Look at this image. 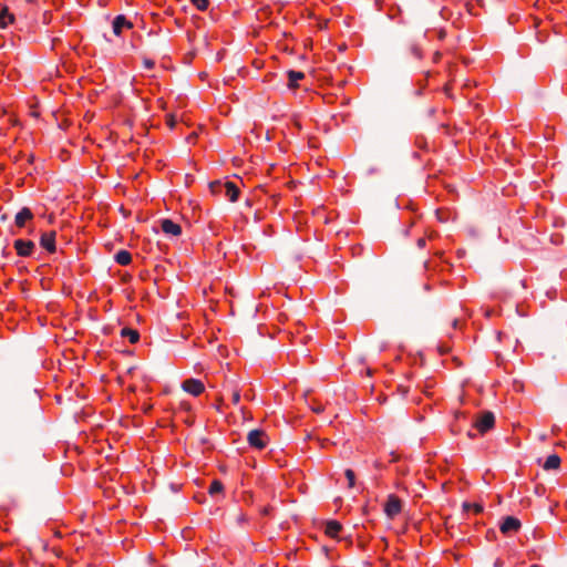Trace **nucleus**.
<instances>
[{
    "label": "nucleus",
    "mask_w": 567,
    "mask_h": 567,
    "mask_svg": "<svg viewBox=\"0 0 567 567\" xmlns=\"http://www.w3.org/2000/svg\"><path fill=\"white\" fill-rule=\"evenodd\" d=\"M495 566H496V567H501V566H502V561H501L499 559H497V560L495 561Z\"/></svg>",
    "instance_id": "37"
},
{
    "label": "nucleus",
    "mask_w": 567,
    "mask_h": 567,
    "mask_svg": "<svg viewBox=\"0 0 567 567\" xmlns=\"http://www.w3.org/2000/svg\"><path fill=\"white\" fill-rule=\"evenodd\" d=\"M33 159H34V156H33V155H29V157H28V163H30V164H31V163L33 162Z\"/></svg>",
    "instance_id": "35"
},
{
    "label": "nucleus",
    "mask_w": 567,
    "mask_h": 567,
    "mask_svg": "<svg viewBox=\"0 0 567 567\" xmlns=\"http://www.w3.org/2000/svg\"><path fill=\"white\" fill-rule=\"evenodd\" d=\"M560 463H561V460L557 454H550L546 457V460L543 464V468L546 471L558 470L560 466Z\"/></svg>",
    "instance_id": "14"
},
{
    "label": "nucleus",
    "mask_w": 567,
    "mask_h": 567,
    "mask_svg": "<svg viewBox=\"0 0 567 567\" xmlns=\"http://www.w3.org/2000/svg\"><path fill=\"white\" fill-rule=\"evenodd\" d=\"M530 567H540V566H538V565H532Z\"/></svg>",
    "instance_id": "42"
},
{
    "label": "nucleus",
    "mask_w": 567,
    "mask_h": 567,
    "mask_svg": "<svg viewBox=\"0 0 567 567\" xmlns=\"http://www.w3.org/2000/svg\"><path fill=\"white\" fill-rule=\"evenodd\" d=\"M183 406L185 410H189L190 409V405L188 403H183Z\"/></svg>",
    "instance_id": "36"
},
{
    "label": "nucleus",
    "mask_w": 567,
    "mask_h": 567,
    "mask_svg": "<svg viewBox=\"0 0 567 567\" xmlns=\"http://www.w3.org/2000/svg\"><path fill=\"white\" fill-rule=\"evenodd\" d=\"M32 219H33V213L31 212V209L28 207H23L22 209H20L17 213V215L14 217V224L19 228H22L25 226L27 221L32 220Z\"/></svg>",
    "instance_id": "10"
},
{
    "label": "nucleus",
    "mask_w": 567,
    "mask_h": 567,
    "mask_svg": "<svg viewBox=\"0 0 567 567\" xmlns=\"http://www.w3.org/2000/svg\"><path fill=\"white\" fill-rule=\"evenodd\" d=\"M60 39L59 38H52L51 40V49L54 50L55 47H56V42L59 41Z\"/></svg>",
    "instance_id": "31"
},
{
    "label": "nucleus",
    "mask_w": 567,
    "mask_h": 567,
    "mask_svg": "<svg viewBox=\"0 0 567 567\" xmlns=\"http://www.w3.org/2000/svg\"><path fill=\"white\" fill-rule=\"evenodd\" d=\"M411 52L416 59H422L423 56L422 49L419 45H413Z\"/></svg>",
    "instance_id": "25"
},
{
    "label": "nucleus",
    "mask_w": 567,
    "mask_h": 567,
    "mask_svg": "<svg viewBox=\"0 0 567 567\" xmlns=\"http://www.w3.org/2000/svg\"><path fill=\"white\" fill-rule=\"evenodd\" d=\"M441 58V53L439 51H435L434 54H433V61L434 62H437Z\"/></svg>",
    "instance_id": "32"
},
{
    "label": "nucleus",
    "mask_w": 567,
    "mask_h": 567,
    "mask_svg": "<svg viewBox=\"0 0 567 567\" xmlns=\"http://www.w3.org/2000/svg\"><path fill=\"white\" fill-rule=\"evenodd\" d=\"M182 389L194 396H198L205 391V385L200 380L190 378L183 381Z\"/></svg>",
    "instance_id": "5"
},
{
    "label": "nucleus",
    "mask_w": 567,
    "mask_h": 567,
    "mask_svg": "<svg viewBox=\"0 0 567 567\" xmlns=\"http://www.w3.org/2000/svg\"><path fill=\"white\" fill-rule=\"evenodd\" d=\"M190 1L200 11H205L209 6V0H190Z\"/></svg>",
    "instance_id": "24"
},
{
    "label": "nucleus",
    "mask_w": 567,
    "mask_h": 567,
    "mask_svg": "<svg viewBox=\"0 0 567 567\" xmlns=\"http://www.w3.org/2000/svg\"><path fill=\"white\" fill-rule=\"evenodd\" d=\"M13 247L17 251V255L20 257H30L34 252L35 245L32 240L28 239H17L13 243Z\"/></svg>",
    "instance_id": "4"
},
{
    "label": "nucleus",
    "mask_w": 567,
    "mask_h": 567,
    "mask_svg": "<svg viewBox=\"0 0 567 567\" xmlns=\"http://www.w3.org/2000/svg\"><path fill=\"white\" fill-rule=\"evenodd\" d=\"M429 76H430V72L427 71V72L425 73L424 79H423V80H419V81H417V84H416V85H417V89L415 90V94H416V95H422L423 90H424V89L426 87V85H427V79H429Z\"/></svg>",
    "instance_id": "21"
},
{
    "label": "nucleus",
    "mask_w": 567,
    "mask_h": 567,
    "mask_svg": "<svg viewBox=\"0 0 567 567\" xmlns=\"http://www.w3.org/2000/svg\"><path fill=\"white\" fill-rule=\"evenodd\" d=\"M495 425V416L492 412L486 411L482 413L474 422V429L481 434L484 435L489 430H492Z\"/></svg>",
    "instance_id": "2"
},
{
    "label": "nucleus",
    "mask_w": 567,
    "mask_h": 567,
    "mask_svg": "<svg viewBox=\"0 0 567 567\" xmlns=\"http://www.w3.org/2000/svg\"><path fill=\"white\" fill-rule=\"evenodd\" d=\"M6 48V41L4 38H0V49Z\"/></svg>",
    "instance_id": "34"
},
{
    "label": "nucleus",
    "mask_w": 567,
    "mask_h": 567,
    "mask_svg": "<svg viewBox=\"0 0 567 567\" xmlns=\"http://www.w3.org/2000/svg\"><path fill=\"white\" fill-rule=\"evenodd\" d=\"M467 435H468V437H472V439L475 437V434L472 431H468Z\"/></svg>",
    "instance_id": "39"
},
{
    "label": "nucleus",
    "mask_w": 567,
    "mask_h": 567,
    "mask_svg": "<svg viewBox=\"0 0 567 567\" xmlns=\"http://www.w3.org/2000/svg\"><path fill=\"white\" fill-rule=\"evenodd\" d=\"M426 240H427V238H426V237H420V238L417 239V241H416V246H417L420 249L424 248V247H425V245H426Z\"/></svg>",
    "instance_id": "28"
},
{
    "label": "nucleus",
    "mask_w": 567,
    "mask_h": 567,
    "mask_svg": "<svg viewBox=\"0 0 567 567\" xmlns=\"http://www.w3.org/2000/svg\"><path fill=\"white\" fill-rule=\"evenodd\" d=\"M14 21V17L8 8H0V28H6Z\"/></svg>",
    "instance_id": "15"
},
{
    "label": "nucleus",
    "mask_w": 567,
    "mask_h": 567,
    "mask_svg": "<svg viewBox=\"0 0 567 567\" xmlns=\"http://www.w3.org/2000/svg\"><path fill=\"white\" fill-rule=\"evenodd\" d=\"M121 336L123 338H127L132 344L136 343L140 340L138 331L127 327L121 330Z\"/></svg>",
    "instance_id": "17"
},
{
    "label": "nucleus",
    "mask_w": 567,
    "mask_h": 567,
    "mask_svg": "<svg viewBox=\"0 0 567 567\" xmlns=\"http://www.w3.org/2000/svg\"><path fill=\"white\" fill-rule=\"evenodd\" d=\"M287 78H288V83H287L288 87L291 90H295V89L299 87V81L305 79V73L301 71L289 70L287 72Z\"/></svg>",
    "instance_id": "11"
},
{
    "label": "nucleus",
    "mask_w": 567,
    "mask_h": 567,
    "mask_svg": "<svg viewBox=\"0 0 567 567\" xmlns=\"http://www.w3.org/2000/svg\"><path fill=\"white\" fill-rule=\"evenodd\" d=\"M133 28V24L131 21H128L124 16L120 14L114 18L112 22V29L115 35H118L124 30H130Z\"/></svg>",
    "instance_id": "8"
},
{
    "label": "nucleus",
    "mask_w": 567,
    "mask_h": 567,
    "mask_svg": "<svg viewBox=\"0 0 567 567\" xmlns=\"http://www.w3.org/2000/svg\"><path fill=\"white\" fill-rule=\"evenodd\" d=\"M247 442L250 447L256 450H264L269 443V436L264 430H251L247 435Z\"/></svg>",
    "instance_id": "1"
},
{
    "label": "nucleus",
    "mask_w": 567,
    "mask_h": 567,
    "mask_svg": "<svg viewBox=\"0 0 567 567\" xmlns=\"http://www.w3.org/2000/svg\"><path fill=\"white\" fill-rule=\"evenodd\" d=\"M437 236H439L437 231H435V230H430L429 233H426V236H425V237H426L429 240H433V239H435Z\"/></svg>",
    "instance_id": "29"
},
{
    "label": "nucleus",
    "mask_w": 567,
    "mask_h": 567,
    "mask_svg": "<svg viewBox=\"0 0 567 567\" xmlns=\"http://www.w3.org/2000/svg\"><path fill=\"white\" fill-rule=\"evenodd\" d=\"M224 491V485L220 481L218 480H214L210 485H209V488H208V492L210 495H216V494H219Z\"/></svg>",
    "instance_id": "18"
},
{
    "label": "nucleus",
    "mask_w": 567,
    "mask_h": 567,
    "mask_svg": "<svg viewBox=\"0 0 567 567\" xmlns=\"http://www.w3.org/2000/svg\"><path fill=\"white\" fill-rule=\"evenodd\" d=\"M239 401H240V391H239V390H235V391L233 392V395H231V402H233L234 404H238V403H239Z\"/></svg>",
    "instance_id": "27"
},
{
    "label": "nucleus",
    "mask_w": 567,
    "mask_h": 567,
    "mask_svg": "<svg viewBox=\"0 0 567 567\" xmlns=\"http://www.w3.org/2000/svg\"><path fill=\"white\" fill-rule=\"evenodd\" d=\"M435 216L439 221L445 223L451 218V212L449 209L439 208L435 210Z\"/></svg>",
    "instance_id": "19"
},
{
    "label": "nucleus",
    "mask_w": 567,
    "mask_h": 567,
    "mask_svg": "<svg viewBox=\"0 0 567 567\" xmlns=\"http://www.w3.org/2000/svg\"><path fill=\"white\" fill-rule=\"evenodd\" d=\"M307 403L309 408L317 414L322 413L324 411L323 404L321 402H318L316 399H311V401L307 399Z\"/></svg>",
    "instance_id": "20"
},
{
    "label": "nucleus",
    "mask_w": 567,
    "mask_h": 567,
    "mask_svg": "<svg viewBox=\"0 0 567 567\" xmlns=\"http://www.w3.org/2000/svg\"><path fill=\"white\" fill-rule=\"evenodd\" d=\"M346 478L348 481V486L352 488L355 484V474L351 468H347L344 471Z\"/></svg>",
    "instance_id": "22"
},
{
    "label": "nucleus",
    "mask_w": 567,
    "mask_h": 567,
    "mask_svg": "<svg viewBox=\"0 0 567 567\" xmlns=\"http://www.w3.org/2000/svg\"><path fill=\"white\" fill-rule=\"evenodd\" d=\"M452 327H453L454 329H458V327H460V320H458V319H456V318H455V319H453V320H452Z\"/></svg>",
    "instance_id": "30"
},
{
    "label": "nucleus",
    "mask_w": 567,
    "mask_h": 567,
    "mask_svg": "<svg viewBox=\"0 0 567 567\" xmlns=\"http://www.w3.org/2000/svg\"><path fill=\"white\" fill-rule=\"evenodd\" d=\"M161 229L165 235L168 236L176 237L182 234V227L177 223L168 218L161 220Z\"/></svg>",
    "instance_id": "7"
},
{
    "label": "nucleus",
    "mask_w": 567,
    "mask_h": 567,
    "mask_svg": "<svg viewBox=\"0 0 567 567\" xmlns=\"http://www.w3.org/2000/svg\"><path fill=\"white\" fill-rule=\"evenodd\" d=\"M450 91H451V86H450V84H446V85L444 86V92H445V94H446V95H449V96H451Z\"/></svg>",
    "instance_id": "33"
},
{
    "label": "nucleus",
    "mask_w": 567,
    "mask_h": 567,
    "mask_svg": "<svg viewBox=\"0 0 567 567\" xmlns=\"http://www.w3.org/2000/svg\"><path fill=\"white\" fill-rule=\"evenodd\" d=\"M114 260L121 266H127L132 261V255L127 250H120L114 255Z\"/></svg>",
    "instance_id": "16"
},
{
    "label": "nucleus",
    "mask_w": 567,
    "mask_h": 567,
    "mask_svg": "<svg viewBox=\"0 0 567 567\" xmlns=\"http://www.w3.org/2000/svg\"><path fill=\"white\" fill-rule=\"evenodd\" d=\"M225 189V196L233 203L238 200L239 197V188L233 182H226L223 185Z\"/></svg>",
    "instance_id": "12"
},
{
    "label": "nucleus",
    "mask_w": 567,
    "mask_h": 567,
    "mask_svg": "<svg viewBox=\"0 0 567 567\" xmlns=\"http://www.w3.org/2000/svg\"><path fill=\"white\" fill-rule=\"evenodd\" d=\"M463 507L465 511H470V509H473V512L475 514H480L483 512V506L481 504H477V503H474V504H471V503H464L463 504Z\"/></svg>",
    "instance_id": "23"
},
{
    "label": "nucleus",
    "mask_w": 567,
    "mask_h": 567,
    "mask_svg": "<svg viewBox=\"0 0 567 567\" xmlns=\"http://www.w3.org/2000/svg\"><path fill=\"white\" fill-rule=\"evenodd\" d=\"M522 524H520V520L514 516H507L505 517L501 525H499V529L503 534L507 535V534H511V533H516L519 530Z\"/></svg>",
    "instance_id": "6"
},
{
    "label": "nucleus",
    "mask_w": 567,
    "mask_h": 567,
    "mask_svg": "<svg viewBox=\"0 0 567 567\" xmlns=\"http://www.w3.org/2000/svg\"><path fill=\"white\" fill-rule=\"evenodd\" d=\"M40 245L49 252H55V231H47L41 235Z\"/></svg>",
    "instance_id": "9"
},
{
    "label": "nucleus",
    "mask_w": 567,
    "mask_h": 567,
    "mask_svg": "<svg viewBox=\"0 0 567 567\" xmlns=\"http://www.w3.org/2000/svg\"><path fill=\"white\" fill-rule=\"evenodd\" d=\"M10 40H11L10 45H11V47H14V43L12 42L13 38H10Z\"/></svg>",
    "instance_id": "41"
},
{
    "label": "nucleus",
    "mask_w": 567,
    "mask_h": 567,
    "mask_svg": "<svg viewBox=\"0 0 567 567\" xmlns=\"http://www.w3.org/2000/svg\"><path fill=\"white\" fill-rule=\"evenodd\" d=\"M143 64H144L145 69L153 70L154 66H155V61L152 60V59H148V58H144L143 59Z\"/></svg>",
    "instance_id": "26"
},
{
    "label": "nucleus",
    "mask_w": 567,
    "mask_h": 567,
    "mask_svg": "<svg viewBox=\"0 0 567 567\" xmlns=\"http://www.w3.org/2000/svg\"><path fill=\"white\" fill-rule=\"evenodd\" d=\"M491 315H492V311L487 310L486 311V317H491Z\"/></svg>",
    "instance_id": "40"
},
{
    "label": "nucleus",
    "mask_w": 567,
    "mask_h": 567,
    "mask_svg": "<svg viewBox=\"0 0 567 567\" xmlns=\"http://www.w3.org/2000/svg\"><path fill=\"white\" fill-rule=\"evenodd\" d=\"M342 530V525L338 520H329L326 524L324 533L331 538H337Z\"/></svg>",
    "instance_id": "13"
},
{
    "label": "nucleus",
    "mask_w": 567,
    "mask_h": 567,
    "mask_svg": "<svg viewBox=\"0 0 567 567\" xmlns=\"http://www.w3.org/2000/svg\"><path fill=\"white\" fill-rule=\"evenodd\" d=\"M402 511V501L395 494H390L384 504V513L388 518L393 519Z\"/></svg>",
    "instance_id": "3"
},
{
    "label": "nucleus",
    "mask_w": 567,
    "mask_h": 567,
    "mask_svg": "<svg viewBox=\"0 0 567 567\" xmlns=\"http://www.w3.org/2000/svg\"><path fill=\"white\" fill-rule=\"evenodd\" d=\"M343 50H346V44H340L339 45V51H343Z\"/></svg>",
    "instance_id": "38"
}]
</instances>
